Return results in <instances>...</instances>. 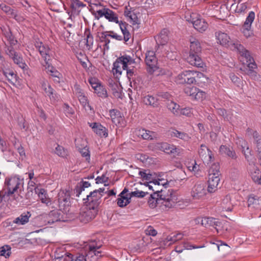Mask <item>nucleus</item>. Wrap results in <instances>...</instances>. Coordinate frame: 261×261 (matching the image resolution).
<instances>
[{
	"mask_svg": "<svg viewBox=\"0 0 261 261\" xmlns=\"http://www.w3.org/2000/svg\"><path fill=\"white\" fill-rule=\"evenodd\" d=\"M190 50L187 61L191 65L202 67L203 62L199 55L201 51V47L198 40L195 38L190 39Z\"/></svg>",
	"mask_w": 261,
	"mask_h": 261,
	"instance_id": "f257e3e1",
	"label": "nucleus"
},
{
	"mask_svg": "<svg viewBox=\"0 0 261 261\" xmlns=\"http://www.w3.org/2000/svg\"><path fill=\"white\" fill-rule=\"evenodd\" d=\"M163 188L160 190H156L155 192L159 195L161 204L166 207L171 208L177 202V197L175 193L172 189H167L166 185L168 182L162 184Z\"/></svg>",
	"mask_w": 261,
	"mask_h": 261,
	"instance_id": "f03ea898",
	"label": "nucleus"
},
{
	"mask_svg": "<svg viewBox=\"0 0 261 261\" xmlns=\"http://www.w3.org/2000/svg\"><path fill=\"white\" fill-rule=\"evenodd\" d=\"M101 247V245H97L95 241L92 242L90 244L86 246V249H88V252L86 254V256L84 255L81 254L77 256L74 258L73 256L70 253H65L66 255L64 260L65 261H87V258L89 257H93V255L97 257L101 256V251H98Z\"/></svg>",
	"mask_w": 261,
	"mask_h": 261,
	"instance_id": "7ed1b4c3",
	"label": "nucleus"
},
{
	"mask_svg": "<svg viewBox=\"0 0 261 261\" xmlns=\"http://www.w3.org/2000/svg\"><path fill=\"white\" fill-rule=\"evenodd\" d=\"M201 78L206 80V77L201 72L185 70L176 77L175 82L178 84H192L197 82L198 79Z\"/></svg>",
	"mask_w": 261,
	"mask_h": 261,
	"instance_id": "20e7f679",
	"label": "nucleus"
},
{
	"mask_svg": "<svg viewBox=\"0 0 261 261\" xmlns=\"http://www.w3.org/2000/svg\"><path fill=\"white\" fill-rule=\"evenodd\" d=\"M23 184V180L18 176L7 177L5 179L3 189H5V191H6L7 196H10L18 190L19 191L22 190Z\"/></svg>",
	"mask_w": 261,
	"mask_h": 261,
	"instance_id": "39448f33",
	"label": "nucleus"
},
{
	"mask_svg": "<svg viewBox=\"0 0 261 261\" xmlns=\"http://www.w3.org/2000/svg\"><path fill=\"white\" fill-rule=\"evenodd\" d=\"M231 49L236 50L240 53L243 59L244 64H246L248 68H257V65L249 51L246 49L240 42H236L232 44Z\"/></svg>",
	"mask_w": 261,
	"mask_h": 261,
	"instance_id": "423d86ee",
	"label": "nucleus"
},
{
	"mask_svg": "<svg viewBox=\"0 0 261 261\" xmlns=\"http://www.w3.org/2000/svg\"><path fill=\"white\" fill-rule=\"evenodd\" d=\"M135 63L134 59H133L129 55H124L118 58L113 63V72L114 74H121L122 70L120 65H122L123 70H125L127 69V66L133 64Z\"/></svg>",
	"mask_w": 261,
	"mask_h": 261,
	"instance_id": "0eeeda50",
	"label": "nucleus"
},
{
	"mask_svg": "<svg viewBox=\"0 0 261 261\" xmlns=\"http://www.w3.org/2000/svg\"><path fill=\"white\" fill-rule=\"evenodd\" d=\"M59 206L65 213L69 212L71 206L70 193L68 190H60L58 193Z\"/></svg>",
	"mask_w": 261,
	"mask_h": 261,
	"instance_id": "6e6552de",
	"label": "nucleus"
},
{
	"mask_svg": "<svg viewBox=\"0 0 261 261\" xmlns=\"http://www.w3.org/2000/svg\"><path fill=\"white\" fill-rule=\"evenodd\" d=\"M93 15H94L95 18L97 20L104 16L110 22L117 23L119 21L118 15L109 8L103 7L101 9H96V12H93Z\"/></svg>",
	"mask_w": 261,
	"mask_h": 261,
	"instance_id": "1a4fd4ad",
	"label": "nucleus"
},
{
	"mask_svg": "<svg viewBox=\"0 0 261 261\" xmlns=\"http://www.w3.org/2000/svg\"><path fill=\"white\" fill-rule=\"evenodd\" d=\"M206 184L202 181L196 182L191 191V195L192 198L195 200H199L203 198L206 194Z\"/></svg>",
	"mask_w": 261,
	"mask_h": 261,
	"instance_id": "9d476101",
	"label": "nucleus"
},
{
	"mask_svg": "<svg viewBox=\"0 0 261 261\" xmlns=\"http://www.w3.org/2000/svg\"><path fill=\"white\" fill-rule=\"evenodd\" d=\"M101 195H96L90 192L89 195L87 196V198H84L83 200L85 201L86 207L97 213L98 206L101 202Z\"/></svg>",
	"mask_w": 261,
	"mask_h": 261,
	"instance_id": "9b49d317",
	"label": "nucleus"
},
{
	"mask_svg": "<svg viewBox=\"0 0 261 261\" xmlns=\"http://www.w3.org/2000/svg\"><path fill=\"white\" fill-rule=\"evenodd\" d=\"M215 37L217 42L222 46L229 47L231 49V45L236 42H240L237 40H230L229 36L226 33L221 31L216 32Z\"/></svg>",
	"mask_w": 261,
	"mask_h": 261,
	"instance_id": "f8f14e48",
	"label": "nucleus"
},
{
	"mask_svg": "<svg viewBox=\"0 0 261 261\" xmlns=\"http://www.w3.org/2000/svg\"><path fill=\"white\" fill-rule=\"evenodd\" d=\"M158 147L161 151L174 155H179L182 151L181 148L166 142L159 143Z\"/></svg>",
	"mask_w": 261,
	"mask_h": 261,
	"instance_id": "ddd939ff",
	"label": "nucleus"
},
{
	"mask_svg": "<svg viewBox=\"0 0 261 261\" xmlns=\"http://www.w3.org/2000/svg\"><path fill=\"white\" fill-rule=\"evenodd\" d=\"M255 18V13L253 11H250L242 27V31L244 35L248 38L250 37L253 33L251 29V25Z\"/></svg>",
	"mask_w": 261,
	"mask_h": 261,
	"instance_id": "4468645a",
	"label": "nucleus"
},
{
	"mask_svg": "<svg viewBox=\"0 0 261 261\" xmlns=\"http://www.w3.org/2000/svg\"><path fill=\"white\" fill-rule=\"evenodd\" d=\"M41 87L45 93V95L49 98L51 103H55L60 100V95L56 92L54 89L47 82H42Z\"/></svg>",
	"mask_w": 261,
	"mask_h": 261,
	"instance_id": "2eb2a0df",
	"label": "nucleus"
},
{
	"mask_svg": "<svg viewBox=\"0 0 261 261\" xmlns=\"http://www.w3.org/2000/svg\"><path fill=\"white\" fill-rule=\"evenodd\" d=\"M97 213L96 211H94L85 206L81 210L80 213L79 219L81 222L87 223L93 219L97 215Z\"/></svg>",
	"mask_w": 261,
	"mask_h": 261,
	"instance_id": "dca6fc26",
	"label": "nucleus"
},
{
	"mask_svg": "<svg viewBox=\"0 0 261 261\" xmlns=\"http://www.w3.org/2000/svg\"><path fill=\"white\" fill-rule=\"evenodd\" d=\"M35 46L39 51L40 55L44 59V63L43 64H46V62H50V58L49 55L50 49L49 47L46 45L43 44L42 42L37 40L35 43Z\"/></svg>",
	"mask_w": 261,
	"mask_h": 261,
	"instance_id": "f3484780",
	"label": "nucleus"
},
{
	"mask_svg": "<svg viewBox=\"0 0 261 261\" xmlns=\"http://www.w3.org/2000/svg\"><path fill=\"white\" fill-rule=\"evenodd\" d=\"M198 153L200 158L205 164H209L213 158L212 151L206 145L203 144L201 145L198 150Z\"/></svg>",
	"mask_w": 261,
	"mask_h": 261,
	"instance_id": "a211bd4d",
	"label": "nucleus"
},
{
	"mask_svg": "<svg viewBox=\"0 0 261 261\" xmlns=\"http://www.w3.org/2000/svg\"><path fill=\"white\" fill-rule=\"evenodd\" d=\"M130 195L128 193V190L125 188L123 191L118 195L117 199V204L120 207L126 206L130 202Z\"/></svg>",
	"mask_w": 261,
	"mask_h": 261,
	"instance_id": "6ab92c4d",
	"label": "nucleus"
},
{
	"mask_svg": "<svg viewBox=\"0 0 261 261\" xmlns=\"http://www.w3.org/2000/svg\"><path fill=\"white\" fill-rule=\"evenodd\" d=\"M135 134L139 137L144 140H152L158 138L155 132L146 130L145 129H139L135 130Z\"/></svg>",
	"mask_w": 261,
	"mask_h": 261,
	"instance_id": "aec40b11",
	"label": "nucleus"
},
{
	"mask_svg": "<svg viewBox=\"0 0 261 261\" xmlns=\"http://www.w3.org/2000/svg\"><path fill=\"white\" fill-rule=\"evenodd\" d=\"M196 221L198 223H200L201 225L204 227L213 226L215 227L216 229V227L219 226L220 224V222L218 219L212 217L199 218Z\"/></svg>",
	"mask_w": 261,
	"mask_h": 261,
	"instance_id": "412c9836",
	"label": "nucleus"
},
{
	"mask_svg": "<svg viewBox=\"0 0 261 261\" xmlns=\"http://www.w3.org/2000/svg\"><path fill=\"white\" fill-rule=\"evenodd\" d=\"M145 62L146 65L153 71L156 69L157 59L153 51H148L146 54Z\"/></svg>",
	"mask_w": 261,
	"mask_h": 261,
	"instance_id": "4be33fe9",
	"label": "nucleus"
},
{
	"mask_svg": "<svg viewBox=\"0 0 261 261\" xmlns=\"http://www.w3.org/2000/svg\"><path fill=\"white\" fill-rule=\"evenodd\" d=\"M110 116L112 122L116 125H121L123 123V117L121 113L118 110L111 109L109 111Z\"/></svg>",
	"mask_w": 261,
	"mask_h": 261,
	"instance_id": "5701e85b",
	"label": "nucleus"
},
{
	"mask_svg": "<svg viewBox=\"0 0 261 261\" xmlns=\"http://www.w3.org/2000/svg\"><path fill=\"white\" fill-rule=\"evenodd\" d=\"M89 126L93 129V130L100 137L108 136L107 128L99 123H88Z\"/></svg>",
	"mask_w": 261,
	"mask_h": 261,
	"instance_id": "b1692460",
	"label": "nucleus"
},
{
	"mask_svg": "<svg viewBox=\"0 0 261 261\" xmlns=\"http://www.w3.org/2000/svg\"><path fill=\"white\" fill-rule=\"evenodd\" d=\"M191 22L194 28L199 32H204L208 28V24L204 19L197 18L194 20L193 19Z\"/></svg>",
	"mask_w": 261,
	"mask_h": 261,
	"instance_id": "393cba45",
	"label": "nucleus"
},
{
	"mask_svg": "<svg viewBox=\"0 0 261 261\" xmlns=\"http://www.w3.org/2000/svg\"><path fill=\"white\" fill-rule=\"evenodd\" d=\"M219 152L221 154H225L232 159H236L237 156L232 148L228 147L225 145H221L219 148Z\"/></svg>",
	"mask_w": 261,
	"mask_h": 261,
	"instance_id": "a878e982",
	"label": "nucleus"
},
{
	"mask_svg": "<svg viewBox=\"0 0 261 261\" xmlns=\"http://www.w3.org/2000/svg\"><path fill=\"white\" fill-rule=\"evenodd\" d=\"M31 216V214L30 212L23 213L19 217L15 218L13 222L18 225H24L29 222Z\"/></svg>",
	"mask_w": 261,
	"mask_h": 261,
	"instance_id": "bb28decb",
	"label": "nucleus"
},
{
	"mask_svg": "<svg viewBox=\"0 0 261 261\" xmlns=\"http://www.w3.org/2000/svg\"><path fill=\"white\" fill-rule=\"evenodd\" d=\"M166 57L171 60H177V53L173 45H166L164 48Z\"/></svg>",
	"mask_w": 261,
	"mask_h": 261,
	"instance_id": "cd10ccee",
	"label": "nucleus"
},
{
	"mask_svg": "<svg viewBox=\"0 0 261 261\" xmlns=\"http://www.w3.org/2000/svg\"><path fill=\"white\" fill-rule=\"evenodd\" d=\"M222 210L225 211H231L233 208V203L230 195H226L222 200L221 203Z\"/></svg>",
	"mask_w": 261,
	"mask_h": 261,
	"instance_id": "c85d7f7f",
	"label": "nucleus"
},
{
	"mask_svg": "<svg viewBox=\"0 0 261 261\" xmlns=\"http://www.w3.org/2000/svg\"><path fill=\"white\" fill-rule=\"evenodd\" d=\"M60 213L57 210L50 211L47 217L48 224H53L60 220Z\"/></svg>",
	"mask_w": 261,
	"mask_h": 261,
	"instance_id": "c756f323",
	"label": "nucleus"
},
{
	"mask_svg": "<svg viewBox=\"0 0 261 261\" xmlns=\"http://www.w3.org/2000/svg\"><path fill=\"white\" fill-rule=\"evenodd\" d=\"M169 40L167 30H162L156 38V43L161 45H165Z\"/></svg>",
	"mask_w": 261,
	"mask_h": 261,
	"instance_id": "7c9ffc66",
	"label": "nucleus"
},
{
	"mask_svg": "<svg viewBox=\"0 0 261 261\" xmlns=\"http://www.w3.org/2000/svg\"><path fill=\"white\" fill-rule=\"evenodd\" d=\"M253 165V168L252 171L250 172V175L252 180L255 182L257 183L258 181L259 180V178L261 177V172L256 166H255L254 162L249 163V165Z\"/></svg>",
	"mask_w": 261,
	"mask_h": 261,
	"instance_id": "2f4dec72",
	"label": "nucleus"
},
{
	"mask_svg": "<svg viewBox=\"0 0 261 261\" xmlns=\"http://www.w3.org/2000/svg\"><path fill=\"white\" fill-rule=\"evenodd\" d=\"M248 204L249 206H252L254 208H259L261 204V199L255 195H251L248 197Z\"/></svg>",
	"mask_w": 261,
	"mask_h": 261,
	"instance_id": "473e14b6",
	"label": "nucleus"
},
{
	"mask_svg": "<svg viewBox=\"0 0 261 261\" xmlns=\"http://www.w3.org/2000/svg\"><path fill=\"white\" fill-rule=\"evenodd\" d=\"M119 24L120 30L123 35V40L125 42H127L130 38V34L129 31L127 30V27L128 26V24L125 22H122V21H119Z\"/></svg>",
	"mask_w": 261,
	"mask_h": 261,
	"instance_id": "72a5a7b5",
	"label": "nucleus"
},
{
	"mask_svg": "<svg viewBox=\"0 0 261 261\" xmlns=\"http://www.w3.org/2000/svg\"><path fill=\"white\" fill-rule=\"evenodd\" d=\"M170 136L172 137H176L184 141H188L190 137L187 133L182 132H179L176 129H173L170 132Z\"/></svg>",
	"mask_w": 261,
	"mask_h": 261,
	"instance_id": "f704fd0d",
	"label": "nucleus"
},
{
	"mask_svg": "<svg viewBox=\"0 0 261 261\" xmlns=\"http://www.w3.org/2000/svg\"><path fill=\"white\" fill-rule=\"evenodd\" d=\"M160 201L161 200L159 197V195L156 192H153L152 194H150V197L148 200V203L149 207L153 208L156 207Z\"/></svg>",
	"mask_w": 261,
	"mask_h": 261,
	"instance_id": "c9c22d12",
	"label": "nucleus"
},
{
	"mask_svg": "<svg viewBox=\"0 0 261 261\" xmlns=\"http://www.w3.org/2000/svg\"><path fill=\"white\" fill-rule=\"evenodd\" d=\"M167 107L174 115H178L179 114V105L172 100L167 101Z\"/></svg>",
	"mask_w": 261,
	"mask_h": 261,
	"instance_id": "e433bc0d",
	"label": "nucleus"
},
{
	"mask_svg": "<svg viewBox=\"0 0 261 261\" xmlns=\"http://www.w3.org/2000/svg\"><path fill=\"white\" fill-rule=\"evenodd\" d=\"M43 66L47 70V72L50 73L51 76L60 79L61 73L51 65L50 62H46V64H43Z\"/></svg>",
	"mask_w": 261,
	"mask_h": 261,
	"instance_id": "4c0bfd02",
	"label": "nucleus"
},
{
	"mask_svg": "<svg viewBox=\"0 0 261 261\" xmlns=\"http://www.w3.org/2000/svg\"><path fill=\"white\" fill-rule=\"evenodd\" d=\"M143 101L145 105L151 106L153 107H157L158 105V99L149 95L144 96L143 98Z\"/></svg>",
	"mask_w": 261,
	"mask_h": 261,
	"instance_id": "58836bf2",
	"label": "nucleus"
},
{
	"mask_svg": "<svg viewBox=\"0 0 261 261\" xmlns=\"http://www.w3.org/2000/svg\"><path fill=\"white\" fill-rule=\"evenodd\" d=\"M3 34L10 44L15 45L17 43V41L14 39L9 28L5 29Z\"/></svg>",
	"mask_w": 261,
	"mask_h": 261,
	"instance_id": "ea45409f",
	"label": "nucleus"
},
{
	"mask_svg": "<svg viewBox=\"0 0 261 261\" xmlns=\"http://www.w3.org/2000/svg\"><path fill=\"white\" fill-rule=\"evenodd\" d=\"M4 74L10 83L14 85L16 83V75L13 71L7 70L4 72Z\"/></svg>",
	"mask_w": 261,
	"mask_h": 261,
	"instance_id": "a19ab883",
	"label": "nucleus"
},
{
	"mask_svg": "<svg viewBox=\"0 0 261 261\" xmlns=\"http://www.w3.org/2000/svg\"><path fill=\"white\" fill-rule=\"evenodd\" d=\"M38 191H36V192L38 193V196L40 199L41 202L44 203H46L47 205H49V204H50V200L49 198L46 197V193L45 191L43 189L38 190Z\"/></svg>",
	"mask_w": 261,
	"mask_h": 261,
	"instance_id": "79ce46f5",
	"label": "nucleus"
},
{
	"mask_svg": "<svg viewBox=\"0 0 261 261\" xmlns=\"http://www.w3.org/2000/svg\"><path fill=\"white\" fill-rule=\"evenodd\" d=\"M94 92L98 96L105 98L108 97V93L106 89L101 85H98L95 90Z\"/></svg>",
	"mask_w": 261,
	"mask_h": 261,
	"instance_id": "37998d69",
	"label": "nucleus"
},
{
	"mask_svg": "<svg viewBox=\"0 0 261 261\" xmlns=\"http://www.w3.org/2000/svg\"><path fill=\"white\" fill-rule=\"evenodd\" d=\"M245 141H244V146L242 145V151L243 153H244L245 159L247 160L248 162H252L251 161V149L249 148V147L246 144Z\"/></svg>",
	"mask_w": 261,
	"mask_h": 261,
	"instance_id": "c03bdc74",
	"label": "nucleus"
},
{
	"mask_svg": "<svg viewBox=\"0 0 261 261\" xmlns=\"http://www.w3.org/2000/svg\"><path fill=\"white\" fill-rule=\"evenodd\" d=\"M12 59H13L14 62L17 64L20 68L23 69L27 66L26 64L24 62L23 58L18 53L14 57H13Z\"/></svg>",
	"mask_w": 261,
	"mask_h": 261,
	"instance_id": "a18cd8bd",
	"label": "nucleus"
},
{
	"mask_svg": "<svg viewBox=\"0 0 261 261\" xmlns=\"http://www.w3.org/2000/svg\"><path fill=\"white\" fill-rule=\"evenodd\" d=\"M11 248L9 245H4L0 247V256H3L5 258H8L11 254Z\"/></svg>",
	"mask_w": 261,
	"mask_h": 261,
	"instance_id": "49530a36",
	"label": "nucleus"
},
{
	"mask_svg": "<svg viewBox=\"0 0 261 261\" xmlns=\"http://www.w3.org/2000/svg\"><path fill=\"white\" fill-rule=\"evenodd\" d=\"M86 1L88 2L89 4V6L91 7L90 11L91 12L92 14H93V12L94 11L96 12V10H95L94 8L93 7L95 6L96 7H102L103 8V6L101 5L100 1L101 0H85Z\"/></svg>",
	"mask_w": 261,
	"mask_h": 261,
	"instance_id": "de8ad7c7",
	"label": "nucleus"
},
{
	"mask_svg": "<svg viewBox=\"0 0 261 261\" xmlns=\"http://www.w3.org/2000/svg\"><path fill=\"white\" fill-rule=\"evenodd\" d=\"M254 69L255 68H249L247 72V75L253 80L261 81V76L254 70Z\"/></svg>",
	"mask_w": 261,
	"mask_h": 261,
	"instance_id": "09e8293b",
	"label": "nucleus"
},
{
	"mask_svg": "<svg viewBox=\"0 0 261 261\" xmlns=\"http://www.w3.org/2000/svg\"><path fill=\"white\" fill-rule=\"evenodd\" d=\"M109 36V32H104L101 33V36L100 37V39L101 42L105 43V48H107V49H109L108 44L110 42V40L108 39Z\"/></svg>",
	"mask_w": 261,
	"mask_h": 261,
	"instance_id": "8fccbe9b",
	"label": "nucleus"
},
{
	"mask_svg": "<svg viewBox=\"0 0 261 261\" xmlns=\"http://www.w3.org/2000/svg\"><path fill=\"white\" fill-rule=\"evenodd\" d=\"M85 35L86 36V38L85 39L86 41V45L89 48H90L93 44V37L92 35L91 34L89 30H87L85 32Z\"/></svg>",
	"mask_w": 261,
	"mask_h": 261,
	"instance_id": "3c124183",
	"label": "nucleus"
},
{
	"mask_svg": "<svg viewBox=\"0 0 261 261\" xmlns=\"http://www.w3.org/2000/svg\"><path fill=\"white\" fill-rule=\"evenodd\" d=\"M78 99L81 104L84 107L86 108L87 106L90 110H92V107L89 105L87 97L84 94L79 96Z\"/></svg>",
	"mask_w": 261,
	"mask_h": 261,
	"instance_id": "603ef678",
	"label": "nucleus"
},
{
	"mask_svg": "<svg viewBox=\"0 0 261 261\" xmlns=\"http://www.w3.org/2000/svg\"><path fill=\"white\" fill-rule=\"evenodd\" d=\"M206 97V93L197 88V91L195 92L193 99L202 101Z\"/></svg>",
	"mask_w": 261,
	"mask_h": 261,
	"instance_id": "864d4df0",
	"label": "nucleus"
},
{
	"mask_svg": "<svg viewBox=\"0 0 261 261\" xmlns=\"http://www.w3.org/2000/svg\"><path fill=\"white\" fill-rule=\"evenodd\" d=\"M86 5L80 0H73L70 4V7L72 9H75V11L80 7H84Z\"/></svg>",
	"mask_w": 261,
	"mask_h": 261,
	"instance_id": "5fc2aeb1",
	"label": "nucleus"
},
{
	"mask_svg": "<svg viewBox=\"0 0 261 261\" xmlns=\"http://www.w3.org/2000/svg\"><path fill=\"white\" fill-rule=\"evenodd\" d=\"M197 91V88L195 87H188L185 89V92L190 96L191 98L193 99L195 92Z\"/></svg>",
	"mask_w": 261,
	"mask_h": 261,
	"instance_id": "6e6d98bb",
	"label": "nucleus"
},
{
	"mask_svg": "<svg viewBox=\"0 0 261 261\" xmlns=\"http://www.w3.org/2000/svg\"><path fill=\"white\" fill-rule=\"evenodd\" d=\"M219 169H220V167H219V164L217 163H215V164H213L211 166V168H210L209 171H208V173H209L208 174L213 175V174H216L217 173V174H218V175H220V174Z\"/></svg>",
	"mask_w": 261,
	"mask_h": 261,
	"instance_id": "4d7b16f0",
	"label": "nucleus"
},
{
	"mask_svg": "<svg viewBox=\"0 0 261 261\" xmlns=\"http://www.w3.org/2000/svg\"><path fill=\"white\" fill-rule=\"evenodd\" d=\"M0 8L6 14L11 15L12 16H15L14 10L12 9L9 6L6 5L4 4L0 5Z\"/></svg>",
	"mask_w": 261,
	"mask_h": 261,
	"instance_id": "13d9d810",
	"label": "nucleus"
},
{
	"mask_svg": "<svg viewBox=\"0 0 261 261\" xmlns=\"http://www.w3.org/2000/svg\"><path fill=\"white\" fill-rule=\"evenodd\" d=\"M183 237V234L180 233H176L175 234H173L172 236H168L167 238V240L168 241L171 242V243H174L178 240H181Z\"/></svg>",
	"mask_w": 261,
	"mask_h": 261,
	"instance_id": "bf43d9fd",
	"label": "nucleus"
},
{
	"mask_svg": "<svg viewBox=\"0 0 261 261\" xmlns=\"http://www.w3.org/2000/svg\"><path fill=\"white\" fill-rule=\"evenodd\" d=\"M220 180L219 175L217 174H208V182L215 183V184L218 185Z\"/></svg>",
	"mask_w": 261,
	"mask_h": 261,
	"instance_id": "052dcab7",
	"label": "nucleus"
},
{
	"mask_svg": "<svg viewBox=\"0 0 261 261\" xmlns=\"http://www.w3.org/2000/svg\"><path fill=\"white\" fill-rule=\"evenodd\" d=\"M183 247L185 249L191 250L192 249H198L204 247V245L197 246L191 244L188 242H185L183 243Z\"/></svg>",
	"mask_w": 261,
	"mask_h": 261,
	"instance_id": "680f3d73",
	"label": "nucleus"
},
{
	"mask_svg": "<svg viewBox=\"0 0 261 261\" xmlns=\"http://www.w3.org/2000/svg\"><path fill=\"white\" fill-rule=\"evenodd\" d=\"M130 193V197L132 198V197H139V198H143L144 197V196H145L146 195L148 194V192H143L142 191H134V192H132Z\"/></svg>",
	"mask_w": 261,
	"mask_h": 261,
	"instance_id": "e2e57ef3",
	"label": "nucleus"
},
{
	"mask_svg": "<svg viewBox=\"0 0 261 261\" xmlns=\"http://www.w3.org/2000/svg\"><path fill=\"white\" fill-rule=\"evenodd\" d=\"M80 152L82 156L85 158L86 161H89L90 159V151L88 148L85 147L80 149Z\"/></svg>",
	"mask_w": 261,
	"mask_h": 261,
	"instance_id": "0e129e2a",
	"label": "nucleus"
},
{
	"mask_svg": "<svg viewBox=\"0 0 261 261\" xmlns=\"http://www.w3.org/2000/svg\"><path fill=\"white\" fill-rule=\"evenodd\" d=\"M13 45L10 44V46H7L5 50L6 54L11 58L17 54V53L15 51L12 46Z\"/></svg>",
	"mask_w": 261,
	"mask_h": 261,
	"instance_id": "69168bd1",
	"label": "nucleus"
},
{
	"mask_svg": "<svg viewBox=\"0 0 261 261\" xmlns=\"http://www.w3.org/2000/svg\"><path fill=\"white\" fill-rule=\"evenodd\" d=\"M85 187L82 186L80 182L77 183L74 189V193L76 194V196L79 197L82 191L85 190Z\"/></svg>",
	"mask_w": 261,
	"mask_h": 261,
	"instance_id": "338daca9",
	"label": "nucleus"
},
{
	"mask_svg": "<svg viewBox=\"0 0 261 261\" xmlns=\"http://www.w3.org/2000/svg\"><path fill=\"white\" fill-rule=\"evenodd\" d=\"M229 77H230V80H231V81L235 85H236L237 86H240L241 82V80L239 77H238L237 75H236L233 73H231L229 74Z\"/></svg>",
	"mask_w": 261,
	"mask_h": 261,
	"instance_id": "774afa93",
	"label": "nucleus"
}]
</instances>
